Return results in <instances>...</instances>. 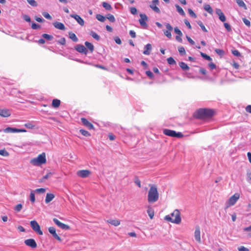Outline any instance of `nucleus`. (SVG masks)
I'll return each instance as SVG.
<instances>
[{
  "label": "nucleus",
  "instance_id": "obj_1",
  "mask_svg": "<svg viewBox=\"0 0 251 251\" xmlns=\"http://www.w3.org/2000/svg\"><path fill=\"white\" fill-rule=\"evenodd\" d=\"M164 220L172 223L180 224L181 221L180 211L178 209H175L171 213V216L170 215L165 216Z\"/></svg>",
  "mask_w": 251,
  "mask_h": 251
},
{
  "label": "nucleus",
  "instance_id": "obj_2",
  "mask_svg": "<svg viewBox=\"0 0 251 251\" xmlns=\"http://www.w3.org/2000/svg\"><path fill=\"white\" fill-rule=\"evenodd\" d=\"M159 193L155 185L151 186L148 195V201L149 203H154L158 201Z\"/></svg>",
  "mask_w": 251,
  "mask_h": 251
},
{
  "label": "nucleus",
  "instance_id": "obj_3",
  "mask_svg": "<svg viewBox=\"0 0 251 251\" xmlns=\"http://www.w3.org/2000/svg\"><path fill=\"white\" fill-rule=\"evenodd\" d=\"M213 114V111L211 109H200L197 112V117L200 119H204L211 117Z\"/></svg>",
  "mask_w": 251,
  "mask_h": 251
},
{
  "label": "nucleus",
  "instance_id": "obj_4",
  "mask_svg": "<svg viewBox=\"0 0 251 251\" xmlns=\"http://www.w3.org/2000/svg\"><path fill=\"white\" fill-rule=\"evenodd\" d=\"M46 162V154L43 152L39 154L37 157L34 158L30 160V163L34 166H40Z\"/></svg>",
  "mask_w": 251,
  "mask_h": 251
},
{
  "label": "nucleus",
  "instance_id": "obj_5",
  "mask_svg": "<svg viewBox=\"0 0 251 251\" xmlns=\"http://www.w3.org/2000/svg\"><path fill=\"white\" fill-rule=\"evenodd\" d=\"M163 133L167 136L173 137L182 138L183 137V135L181 132H176L175 131L169 129H163Z\"/></svg>",
  "mask_w": 251,
  "mask_h": 251
},
{
  "label": "nucleus",
  "instance_id": "obj_6",
  "mask_svg": "<svg viewBox=\"0 0 251 251\" xmlns=\"http://www.w3.org/2000/svg\"><path fill=\"white\" fill-rule=\"evenodd\" d=\"M30 224L31 227L35 232L39 235H43V232L40 229V226L36 221H31Z\"/></svg>",
  "mask_w": 251,
  "mask_h": 251
},
{
  "label": "nucleus",
  "instance_id": "obj_7",
  "mask_svg": "<svg viewBox=\"0 0 251 251\" xmlns=\"http://www.w3.org/2000/svg\"><path fill=\"white\" fill-rule=\"evenodd\" d=\"M140 19L139 20L140 25L144 28H147L148 25L146 21L148 20V17L145 14H140Z\"/></svg>",
  "mask_w": 251,
  "mask_h": 251
},
{
  "label": "nucleus",
  "instance_id": "obj_8",
  "mask_svg": "<svg viewBox=\"0 0 251 251\" xmlns=\"http://www.w3.org/2000/svg\"><path fill=\"white\" fill-rule=\"evenodd\" d=\"M165 26L167 30H163L165 35L169 39L172 38L171 31L173 29V27L169 23H165Z\"/></svg>",
  "mask_w": 251,
  "mask_h": 251
},
{
  "label": "nucleus",
  "instance_id": "obj_9",
  "mask_svg": "<svg viewBox=\"0 0 251 251\" xmlns=\"http://www.w3.org/2000/svg\"><path fill=\"white\" fill-rule=\"evenodd\" d=\"M159 0H153L150 5V7L156 13H160L159 8L157 6L159 4Z\"/></svg>",
  "mask_w": 251,
  "mask_h": 251
},
{
  "label": "nucleus",
  "instance_id": "obj_10",
  "mask_svg": "<svg viewBox=\"0 0 251 251\" xmlns=\"http://www.w3.org/2000/svg\"><path fill=\"white\" fill-rule=\"evenodd\" d=\"M53 221L57 226H58L62 229L68 230L70 229V226H69L60 222L58 219L56 218H53Z\"/></svg>",
  "mask_w": 251,
  "mask_h": 251
},
{
  "label": "nucleus",
  "instance_id": "obj_11",
  "mask_svg": "<svg viewBox=\"0 0 251 251\" xmlns=\"http://www.w3.org/2000/svg\"><path fill=\"white\" fill-rule=\"evenodd\" d=\"M194 237L195 239L198 243H201L200 227L198 226H196L195 227Z\"/></svg>",
  "mask_w": 251,
  "mask_h": 251
},
{
  "label": "nucleus",
  "instance_id": "obj_12",
  "mask_svg": "<svg viewBox=\"0 0 251 251\" xmlns=\"http://www.w3.org/2000/svg\"><path fill=\"white\" fill-rule=\"evenodd\" d=\"M75 49L76 50H77L78 52L80 53H84L85 55L87 54L88 50H87V48L83 45L80 44L77 45L75 47Z\"/></svg>",
  "mask_w": 251,
  "mask_h": 251
},
{
  "label": "nucleus",
  "instance_id": "obj_13",
  "mask_svg": "<svg viewBox=\"0 0 251 251\" xmlns=\"http://www.w3.org/2000/svg\"><path fill=\"white\" fill-rule=\"evenodd\" d=\"M11 111L9 109L5 108H0V116L7 118L9 117L11 115Z\"/></svg>",
  "mask_w": 251,
  "mask_h": 251
},
{
  "label": "nucleus",
  "instance_id": "obj_14",
  "mask_svg": "<svg viewBox=\"0 0 251 251\" xmlns=\"http://www.w3.org/2000/svg\"><path fill=\"white\" fill-rule=\"evenodd\" d=\"M239 198V195L238 194H235L231 197L228 200V204L229 206L233 205Z\"/></svg>",
  "mask_w": 251,
  "mask_h": 251
},
{
  "label": "nucleus",
  "instance_id": "obj_15",
  "mask_svg": "<svg viewBox=\"0 0 251 251\" xmlns=\"http://www.w3.org/2000/svg\"><path fill=\"white\" fill-rule=\"evenodd\" d=\"M25 244L32 248H35L37 247V244L35 241L33 239H28L25 241Z\"/></svg>",
  "mask_w": 251,
  "mask_h": 251
},
{
  "label": "nucleus",
  "instance_id": "obj_16",
  "mask_svg": "<svg viewBox=\"0 0 251 251\" xmlns=\"http://www.w3.org/2000/svg\"><path fill=\"white\" fill-rule=\"evenodd\" d=\"M49 232L52 235V236L57 240L61 241L60 237L56 233V230L53 227H50L49 228Z\"/></svg>",
  "mask_w": 251,
  "mask_h": 251
},
{
  "label": "nucleus",
  "instance_id": "obj_17",
  "mask_svg": "<svg viewBox=\"0 0 251 251\" xmlns=\"http://www.w3.org/2000/svg\"><path fill=\"white\" fill-rule=\"evenodd\" d=\"M70 16L71 17L74 18L80 25H84V21L79 15L77 14H72Z\"/></svg>",
  "mask_w": 251,
  "mask_h": 251
},
{
  "label": "nucleus",
  "instance_id": "obj_18",
  "mask_svg": "<svg viewBox=\"0 0 251 251\" xmlns=\"http://www.w3.org/2000/svg\"><path fill=\"white\" fill-rule=\"evenodd\" d=\"M81 121L82 123L89 129H92L94 128V126L90 123L86 119L84 118H81Z\"/></svg>",
  "mask_w": 251,
  "mask_h": 251
},
{
  "label": "nucleus",
  "instance_id": "obj_19",
  "mask_svg": "<svg viewBox=\"0 0 251 251\" xmlns=\"http://www.w3.org/2000/svg\"><path fill=\"white\" fill-rule=\"evenodd\" d=\"M90 174L88 170H83L77 172V174L79 176L84 178L87 177Z\"/></svg>",
  "mask_w": 251,
  "mask_h": 251
},
{
  "label": "nucleus",
  "instance_id": "obj_20",
  "mask_svg": "<svg viewBox=\"0 0 251 251\" xmlns=\"http://www.w3.org/2000/svg\"><path fill=\"white\" fill-rule=\"evenodd\" d=\"M216 13L219 16V19L222 22H224L226 20V16L220 9H216Z\"/></svg>",
  "mask_w": 251,
  "mask_h": 251
},
{
  "label": "nucleus",
  "instance_id": "obj_21",
  "mask_svg": "<svg viewBox=\"0 0 251 251\" xmlns=\"http://www.w3.org/2000/svg\"><path fill=\"white\" fill-rule=\"evenodd\" d=\"M53 25L57 29H59L62 30H64L65 29V25L62 23L55 22L53 23Z\"/></svg>",
  "mask_w": 251,
  "mask_h": 251
},
{
  "label": "nucleus",
  "instance_id": "obj_22",
  "mask_svg": "<svg viewBox=\"0 0 251 251\" xmlns=\"http://www.w3.org/2000/svg\"><path fill=\"white\" fill-rule=\"evenodd\" d=\"M151 49L152 47L151 44H147L144 47V50L143 51V53L145 55H149L150 54Z\"/></svg>",
  "mask_w": 251,
  "mask_h": 251
},
{
  "label": "nucleus",
  "instance_id": "obj_23",
  "mask_svg": "<svg viewBox=\"0 0 251 251\" xmlns=\"http://www.w3.org/2000/svg\"><path fill=\"white\" fill-rule=\"evenodd\" d=\"M55 196L53 194L51 193H47L45 199V202L46 203H49L54 198Z\"/></svg>",
  "mask_w": 251,
  "mask_h": 251
},
{
  "label": "nucleus",
  "instance_id": "obj_24",
  "mask_svg": "<svg viewBox=\"0 0 251 251\" xmlns=\"http://www.w3.org/2000/svg\"><path fill=\"white\" fill-rule=\"evenodd\" d=\"M107 222L114 226H118L120 224V221L116 219H110L107 221Z\"/></svg>",
  "mask_w": 251,
  "mask_h": 251
},
{
  "label": "nucleus",
  "instance_id": "obj_25",
  "mask_svg": "<svg viewBox=\"0 0 251 251\" xmlns=\"http://www.w3.org/2000/svg\"><path fill=\"white\" fill-rule=\"evenodd\" d=\"M4 131L6 133H16L18 132V128L8 127L4 130Z\"/></svg>",
  "mask_w": 251,
  "mask_h": 251
},
{
  "label": "nucleus",
  "instance_id": "obj_26",
  "mask_svg": "<svg viewBox=\"0 0 251 251\" xmlns=\"http://www.w3.org/2000/svg\"><path fill=\"white\" fill-rule=\"evenodd\" d=\"M147 213L150 219H152L154 215V212L153 208L149 206L147 210Z\"/></svg>",
  "mask_w": 251,
  "mask_h": 251
},
{
  "label": "nucleus",
  "instance_id": "obj_27",
  "mask_svg": "<svg viewBox=\"0 0 251 251\" xmlns=\"http://www.w3.org/2000/svg\"><path fill=\"white\" fill-rule=\"evenodd\" d=\"M85 45L86 46V48L91 51V52H92L94 51V46L92 43L86 41L85 42Z\"/></svg>",
  "mask_w": 251,
  "mask_h": 251
},
{
  "label": "nucleus",
  "instance_id": "obj_28",
  "mask_svg": "<svg viewBox=\"0 0 251 251\" xmlns=\"http://www.w3.org/2000/svg\"><path fill=\"white\" fill-rule=\"evenodd\" d=\"M69 38L74 42H77L78 40L75 34L73 32L69 33Z\"/></svg>",
  "mask_w": 251,
  "mask_h": 251
},
{
  "label": "nucleus",
  "instance_id": "obj_29",
  "mask_svg": "<svg viewBox=\"0 0 251 251\" xmlns=\"http://www.w3.org/2000/svg\"><path fill=\"white\" fill-rule=\"evenodd\" d=\"M236 2L239 6L244 8L245 10L247 9L246 5L242 0H236Z\"/></svg>",
  "mask_w": 251,
  "mask_h": 251
},
{
  "label": "nucleus",
  "instance_id": "obj_30",
  "mask_svg": "<svg viewBox=\"0 0 251 251\" xmlns=\"http://www.w3.org/2000/svg\"><path fill=\"white\" fill-rule=\"evenodd\" d=\"M60 104V100L58 99H54L52 101V106L54 108H57Z\"/></svg>",
  "mask_w": 251,
  "mask_h": 251
},
{
  "label": "nucleus",
  "instance_id": "obj_31",
  "mask_svg": "<svg viewBox=\"0 0 251 251\" xmlns=\"http://www.w3.org/2000/svg\"><path fill=\"white\" fill-rule=\"evenodd\" d=\"M204 9L210 14L213 13V9L209 4H205L203 6Z\"/></svg>",
  "mask_w": 251,
  "mask_h": 251
},
{
  "label": "nucleus",
  "instance_id": "obj_32",
  "mask_svg": "<svg viewBox=\"0 0 251 251\" xmlns=\"http://www.w3.org/2000/svg\"><path fill=\"white\" fill-rule=\"evenodd\" d=\"M180 67L183 70H188L189 69V66L184 62H181L179 63Z\"/></svg>",
  "mask_w": 251,
  "mask_h": 251
},
{
  "label": "nucleus",
  "instance_id": "obj_33",
  "mask_svg": "<svg viewBox=\"0 0 251 251\" xmlns=\"http://www.w3.org/2000/svg\"><path fill=\"white\" fill-rule=\"evenodd\" d=\"M176 8V10L177 11V12L182 16H184L185 13L184 12V11H183V9L180 7L177 4H176L175 5Z\"/></svg>",
  "mask_w": 251,
  "mask_h": 251
},
{
  "label": "nucleus",
  "instance_id": "obj_34",
  "mask_svg": "<svg viewBox=\"0 0 251 251\" xmlns=\"http://www.w3.org/2000/svg\"><path fill=\"white\" fill-rule=\"evenodd\" d=\"M90 35L92 36L97 41L100 40V37L99 35H98L95 32L92 31L90 33Z\"/></svg>",
  "mask_w": 251,
  "mask_h": 251
},
{
  "label": "nucleus",
  "instance_id": "obj_35",
  "mask_svg": "<svg viewBox=\"0 0 251 251\" xmlns=\"http://www.w3.org/2000/svg\"><path fill=\"white\" fill-rule=\"evenodd\" d=\"M102 6L105 9L107 10H110L112 8L110 4L106 2H102Z\"/></svg>",
  "mask_w": 251,
  "mask_h": 251
},
{
  "label": "nucleus",
  "instance_id": "obj_36",
  "mask_svg": "<svg viewBox=\"0 0 251 251\" xmlns=\"http://www.w3.org/2000/svg\"><path fill=\"white\" fill-rule=\"evenodd\" d=\"M42 37L46 39V40H48L49 41L52 40L53 38V37L52 35H49V34H48L46 33L43 34L42 35Z\"/></svg>",
  "mask_w": 251,
  "mask_h": 251
},
{
  "label": "nucleus",
  "instance_id": "obj_37",
  "mask_svg": "<svg viewBox=\"0 0 251 251\" xmlns=\"http://www.w3.org/2000/svg\"><path fill=\"white\" fill-rule=\"evenodd\" d=\"M96 18L97 19L101 22H104L105 20V18L103 16L100 15V14H97L96 15Z\"/></svg>",
  "mask_w": 251,
  "mask_h": 251
},
{
  "label": "nucleus",
  "instance_id": "obj_38",
  "mask_svg": "<svg viewBox=\"0 0 251 251\" xmlns=\"http://www.w3.org/2000/svg\"><path fill=\"white\" fill-rule=\"evenodd\" d=\"M201 55L205 59L208 60V61H211L212 58L208 55L201 52Z\"/></svg>",
  "mask_w": 251,
  "mask_h": 251
},
{
  "label": "nucleus",
  "instance_id": "obj_39",
  "mask_svg": "<svg viewBox=\"0 0 251 251\" xmlns=\"http://www.w3.org/2000/svg\"><path fill=\"white\" fill-rule=\"evenodd\" d=\"M197 24L201 27V29L204 32H207V29H206V28L205 27L204 25H203V24H202V23L201 21H198L197 22Z\"/></svg>",
  "mask_w": 251,
  "mask_h": 251
},
{
  "label": "nucleus",
  "instance_id": "obj_40",
  "mask_svg": "<svg viewBox=\"0 0 251 251\" xmlns=\"http://www.w3.org/2000/svg\"><path fill=\"white\" fill-rule=\"evenodd\" d=\"M178 50L181 55H185L186 53L185 49L183 47H179Z\"/></svg>",
  "mask_w": 251,
  "mask_h": 251
},
{
  "label": "nucleus",
  "instance_id": "obj_41",
  "mask_svg": "<svg viewBox=\"0 0 251 251\" xmlns=\"http://www.w3.org/2000/svg\"><path fill=\"white\" fill-rule=\"evenodd\" d=\"M25 126L29 129H33L35 127L34 125H33L31 123H27L24 125Z\"/></svg>",
  "mask_w": 251,
  "mask_h": 251
},
{
  "label": "nucleus",
  "instance_id": "obj_42",
  "mask_svg": "<svg viewBox=\"0 0 251 251\" xmlns=\"http://www.w3.org/2000/svg\"><path fill=\"white\" fill-rule=\"evenodd\" d=\"M106 18L112 23H114L115 21V19L114 16L113 15L109 14L107 15Z\"/></svg>",
  "mask_w": 251,
  "mask_h": 251
},
{
  "label": "nucleus",
  "instance_id": "obj_43",
  "mask_svg": "<svg viewBox=\"0 0 251 251\" xmlns=\"http://www.w3.org/2000/svg\"><path fill=\"white\" fill-rule=\"evenodd\" d=\"M27 1L30 5L33 7L37 6V2L35 0H27Z\"/></svg>",
  "mask_w": 251,
  "mask_h": 251
},
{
  "label": "nucleus",
  "instance_id": "obj_44",
  "mask_svg": "<svg viewBox=\"0 0 251 251\" xmlns=\"http://www.w3.org/2000/svg\"><path fill=\"white\" fill-rule=\"evenodd\" d=\"M23 207V205L21 204H18L14 207V210L17 212H20Z\"/></svg>",
  "mask_w": 251,
  "mask_h": 251
},
{
  "label": "nucleus",
  "instance_id": "obj_45",
  "mask_svg": "<svg viewBox=\"0 0 251 251\" xmlns=\"http://www.w3.org/2000/svg\"><path fill=\"white\" fill-rule=\"evenodd\" d=\"M0 155L3 156H7L9 155L8 152L5 150H0Z\"/></svg>",
  "mask_w": 251,
  "mask_h": 251
},
{
  "label": "nucleus",
  "instance_id": "obj_46",
  "mask_svg": "<svg viewBox=\"0 0 251 251\" xmlns=\"http://www.w3.org/2000/svg\"><path fill=\"white\" fill-rule=\"evenodd\" d=\"M247 181L251 184V172L249 171L247 173Z\"/></svg>",
  "mask_w": 251,
  "mask_h": 251
},
{
  "label": "nucleus",
  "instance_id": "obj_47",
  "mask_svg": "<svg viewBox=\"0 0 251 251\" xmlns=\"http://www.w3.org/2000/svg\"><path fill=\"white\" fill-rule=\"evenodd\" d=\"M42 15L45 18H46V19H47L48 20L52 19L51 16L48 13H47L46 12H42Z\"/></svg>",
  "mask_w": 251,
  "mask_h": 251
},
{
  "label": "nucleus",
  "instance_id": "obj_48",
  "mask_svg": "<svg viewBox=\"0 0 251 251\" xmlns=\"http://www.w3.org/2000/svg\"><path fill=\"white\" fill-rule=\"evenodd\" d=\"M79 132L85 136H90V134L87 131L84 129H80Z\"/></svg>",
  "mask_w": 251,
  "mask_h": 251
},
{
  "label": "nucleus",
  "instance_id": "obj_49",
  "mask_svg": "<svg viewBox=\"0 0 251 251\" xmlns=\"http://www.w3.org/2000/svg\"><path fill=\"white\" fill-rule=\"evenodd\" d=\"M30 200L32 202H34L35 201V195L33 191H32L30 194Z\"/></svg>",
  "mask_w": 251,
  "mask_h": 251
},
{
  "label": "nucleus",
  "instance_id": "obj_50",
  "mask_svg": "<svg viewBox=\"0 0 251 251\" xmlns=\"http://www.w3.org/2000/svg\"><path fill=\"white\" fill-rule=\"evenodd\" d=\"M167 62L170 65H174L176 64L175 60L172 57H170L167 59Z\"/></svg>",
  "mask_w": 251,
  "mask_h": 251
},
{
  "label": "nucleus",
  "instance_id": "obj_51",
  "mask_svg": "<svg viewBox=\"0 0 251 251\" xmlns=\"http://www.w3.org/2000/svg\"><path fill=\"white\" fill-rule=\"evenodd\" d=\"M31 28L33 29H37L41 28V25H40L37 24L36 23H32L31 25Z\"/></svg>",
  "mask_w": 251,
  "mask_h": 251
},
{
  "label": "nucleus",
  "instance_id": "obj_52",
  "mask_svg": "<svg viewBox=\"0 0 251 251\" xmlns=\"http://www.w3.org/2000/svg\"><path fill=\"white\" fill-rule=\"evenodd\" d=\"M215 51L219 55H223L225 53L223 50L218 49H215Z\"/></svg>",
  "mask_w": 251,
  "mask_h": 251
},
{
  "label": "nucleus",
  "instance_id": "obj_53",
  "mask_svg": "<svg viewBox=\"0 0 251 251\" xmlns=\"http://www.w3.org/2000/svg\"><path fill=\"white\" fill-rule=\"evenodd\" d=\"M188 13L191 17L194 18H197L196 14L193 12V11L191 9H188Z\"/></svg>",
  "mask_w": 251,
  "mask_h": 251
},
{
  "label": "nucleus",
  "instance_id": "obj_54",
  "mask_svg": "<svg viewBox=\"0 0 251 251\" xmlns=\"http://www.w3.org/2000/svg\"><path fill=\"white\" fill-rule=\"evenodd\" d=\"M232 53L234 55H235V56H237V57H239V56H241V53H240V52L238 50H232Z\"/></svg>",
  "mask_w": 251,
  "mask_h": 251
},
{
  "label": "nucleus",
  "instance_id": "obj_55",
  "mask_svg": "<svg viewBox=\"0 0 251 251\" xmlns=\"http://www.w3.org/2000/svg\"><path fill=\"white\" fill-rule=\"evenodd\" d=\"M224 25L226 29V30L230 32L231 31V27L229 24H228L227 23H225Z\"/></svg>",
  "mask_w": 251,
  "mask_h": 251
},
{
  "label": "nucleus",
  "instance_id": "obj_56",
  "mask_svg": "<svg viewBox=\"0 0 251 251\" xmlns=\"http://www.w3.org/2000/svg\"><path fill=\"white\" fill-rule=\"evenodd\" d=\"M174 31L178 35H179V36H182V32L177 27H176L174 28Z\"/></svg>",
  "mask_w": 251,
  "mask_h": 251
},
{
  "label": "nucleus",
  "instance_id": "obj_57",
  "mask_svg": "<svg viewBox=\"0 0 251 251\" xmlns=\"http://www.w3.org/2000/svg\"><path fill=\"white\" fill-rule=\"evenodd\" d=\"M243 21L244 23L248 27H250L251 26V22L249 20L246 18L243 19Z\"/></svg>",
  "mask_w": 251,
  "mask_h": 251
},
{
  "label": "nucleus",
  "instance_id": "obj_58",
  "mask_svg": "<svg viewBox=\"0 0 251 251\" xmlns=\"http://www.w3.org/2000/svg\"><path fill=\"white\" fill-rule=\"evenodd\" d=\"M130 12L133 15H135L137 14V10L135 7H131L130 8Z\"/></svg>",
  "mask_w": 251,
  "mask_h": 251
},
{
  "label": "nucleus",
  "instance_id": "obj_59",
  "mask_svg": "<svg viewBox=\"0 0 251 251\" xmlns=\"http://www.w3.org/2000/svg\"><path fill=\"white\" fill-rule=\"evenodd\" d=\"M58 43L62 45H64L66 44L65 38L63 37L60 40L58 41Z\"/></svg>",
  "mask_w": 251,
  "mask_h": 251
},
{
  "label": "nucleus",
  "instance_id": "obj_60",
  "mask_svg": "<svg viewBox=\"0 0 251 251\" xmlns=\"http://www.w3.org/2000/svg\"><path fill=\"white\" fill-rule=\"evenodd\" d=\"M146 74L149 76L150 78H152L153 77V75L152 72L150 71H147L146 72Z\"/></svg>",
  "mask_w": 251,
  "mask_h": 251
},
{
  "label": "nucleus",
  "instance_id": "obj_61",
  "mask_svg": "<svg viewBox=\"0 0 251 251\" xmlns=\"http://www.w3.org/2000/svg\"><path fill=\"white\" fill-rule=\"evenodd\" d=\"M238 250L239 251H249V250L244 247V246H241L238 248Z\"/></svg>",
  "mask_w": 251,
  "mask_h": 251
},
{
  "label": "nucleus",
  "instance_id": "obj_62",
  "mask_svg": "<svg viewBox=\"0 0 251 251\" xmlns=\"http://www.w3.org/2000/svg\"><path fill=\"white\" fill-rule=\"evenodd\" d=\"M46 191V190L45 188H39V189H37L35 190V192H36L37 193H45Z\"/></svg>",
  "mask_w": 251,
  "mask_h": 251
},
{
  "label": "nucleus",
  "instance_id": "obj_63",
  "mask_svg": "<svg viewBox=\"0 0 251 251\" xmlns=\"http://www.w3.org/2000/svg\"><path fill=\"white\" fill-rule=\"evenodd\" d=\"M134 182L136 184H137L138 185V186L139 188H140L141 187V182L138 178H135Z\"/></svg>",
  "mask_w": 251,
  "mask_h": 251
},
{
  "label": "nucleus",
  "instance_id": "obj_64",
  "mask_svg": "<svg viewBox=\"0 0 251 251\" xmlns=\"http://www.w3.org/2000/svg\"><path fill=\"white\" fill-rule=\"evenodd\" d=\"M23 17H24V19L25 21H26L27 22H31V19H30V17L28 16V15H25Z\"/></svg>",
  "mask_w": 251,
  "mask_h": 251
}]
</instances>
